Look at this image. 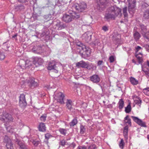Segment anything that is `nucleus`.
I'll return each instance as SVG.
<instances>
[{
    "label": "nucleus",
    "instance_id": "49530a36",
    "mask_svg": "<svg viewBox=\"0 0 149 149\" xmlns=\"http://www.w3.org/2000/svg\"><path fill=\"white\" fill-rule=\"evenodd\" d=\"M124 145V141L123 140V139H121L120 142V143L119 144L120 147L122 149H123V148Z\"/></svg>",
    "mask_w": 149,
    "mask_h": 149
},
{
    "label": "nucleus",
    "instance_id": "f257e3e1",
    "mask_svg": "<svg viewBox=\"0 0 149 149\" xmlns=\"http://www.w3.org/2000/svg\"><path fill=\"white\" fill-rule=\"evenodd\" d=\"M108 11V12L105 14V18L107 19H114L115 17L120 13L121 9L116 6H113L110 7Z\"/></svg>",
    "mask_w": 149,
    "mask_h": 149
},
{
    "label": "nucleus",
    "instance_id": "f8f14e48",
    "mask_svg": "<svg viewBox=\"0 0 149 149\" xmlns=\"http://www.w3.org/2000/svg\"><path fill=\"white\" fill-rule=\"evenodd\" d=\"M33 58V63L36 67L41 65L43 62V60L40 58L34 57Z\"/></svg>",
    "mask_w": 149,
    "mask_h": 149
},
{
    "label": "nucleus",
    "instance_id": "7c9ffc66",
    "mask_svg": "<svg viewBox=\"0 0 149 149\" xmlns=\"http://www.w3.org/2000/svg\"><path fill=\"white\" fill-rule=\"evenodd\" d=\"M128 127L126 126L125 127L123 131V134L125 136V138H127V133L128 131Z\"/></svg>",
    "mask_w": 149,
    "mask_h": 149
},
{
    "label": "nucleus",
    "instance_id": "20e7f679",
    "mask_svg": "<svg viewBox=\"0 0 149 149\" xmlns=\"http://www.w3.org/2000/svg\"><path fill=\"white\" fill-rule=\"evenodd\" d=\"M97 3V8L98 9L100 10L103 8L105 7L107 4L108 3V0H95Z\"/></svg>",
    "mask_w": 149,
    "mask_h": 149
},
{
    "label": "nucleus",
    "instance_id": "b1692460",
    "mask_svg": "<svg viewBox=\"0 0 149 149\" xmlns=\"http://www.w3.org/2000/svg\"><path fill=\"white\" fill-rule=\"evenodd\" d=\"M78 47H77V52L81 54H83V45L80 46V44H77Z\"/></svg>",
    "mask_w": 149,
    "mask_h": 149
},
{
    "label": "nucleus",
    "instance_id": "473e14b6",
    "mask_svg": "<svg viewBox=\"0 0 149 149\" xmlns=\"http://www.w3.org/2000/svg\"><path fill=\"white\" fill-rule=\"evenodd\" d=\"M6 129L8 132L12 133L14 131V129L11 126H8L6 127Z\"/></svg>",
    "mask_w": 149,
    "mask_h": 149
},
{
    "label": "nucleus",
    "instance_id": "e2e57ef3",
    "mask_svg": "<svg viewBox=\"0 0 149 149\" xmlns=\"http://www.w3.org/2000/svg\"><path fill=\"white\" fill-rule=\"evenodd\" d=\"M132 97L134 100H136V99H139V97L138 96H137L136 95H134L132 96Z\"/></svg>",
    "mask_w": 149,
    "mask_h": 149
},
{
    "label": "nucleus",
    "instance_id": "c9c22d12",
    "mask_svg": "<svg viewBox=\"0 0 149 149\" xmlns=\"http://www.w3.org/2000/svg\"><path fill=\"white\" fill-rule=\"evenodd\" d=\"M70 14L72 17V19L75 18L77 19L79 17V15L78 14L75 12H73V13H71Z\"/></svg>",
    "mask_w": 149,
    "mask_h": 149
},
{
    "label": "nucleus",
    "instance_id": "c85d7f7f",
    "mask_svg": "<svg viewBox=\"0 0 149 149\" xmlns=\"http://www.w3.org/2000/svg\"><path fill=\"white\" fill-rule=\"evenodd\" d=\"M130 81L131 84L134 85H137L138 83V81L133 77L130 78Z\"/></svg>",
    "mask_w": 149,
    "mask_h": 149
},
{
    "label": "nucleus",
    "instance_id": "79ce46f5",
    "mask_svg": "<svg viewBox=\"0 0 149 149\" xmlns=\"http://www.w3.org/2000/svg\"><path fill=\"white\" fill-rule=\"evenodd\" d=\"M140 27L141 30L142 34H143V33L144 32V33L146 31V27L143 25H140Z\"/></svg>",
    "mask_w": 149,
    "mask_h": 149
},
{
    "label": "nucleus",
    "instance_id": "0e129e2a",
    "mask_svg": "<svg viewBox=\"0 0 149 149\" xmlns=\"http://www.w3.org/2000/svg\"><path fill=\"white\" fill-rule=\"evenodd\" d=\"M24 8V6L22 5H18L16 7V9H19L20 8Z\"/></svg>",
    "mask_w": 149,
    "mask_h": 149
},
{
    "label": "nucleus",
    "instance_id": "a19ab883",
    "mask_svg": "<svg viewBox=\"0 0 149 149\" xmlns=\"http://www.w3.org/2000/svg\"><path fill=\"white\" fill-rule=\"evenodd\" d=\"M143 92L146 95L149 96V88H144Z\"/></svg>",
    "mask_w": 149,
    "mask_h": 149
},
{
    "label": "nucleus",
    "instance_id": "603ef678",
    "mask_svg": "<svg viewBox=\"0 0 149 149\" xmlns=\"http://www.w3.org/2000/svg\"><path fill=\"white\" fill-rule=\"evenodd\" d=\"M5 55L3 52H0V59L3 60L4 59Z\"/></svg>",
    "mask_w": 149,
    "mask_h": 149
},
{
    "label": "nucleus",
    "instance_id": "a878e982",
    "mask_svg": "<svg viewBox=\"0 0 149 149\" xmlns=\"http://www.w3.org/2000/svg\"><path fill=\"white\" fill-rule=\"evenodd\" d=\"M72 101L70 100H67L66 102V106L68 108L71 110L72 108Z\"/></svg>",
    "mask_w": 149,
    "mask_h": 149
},
{
    "label": "nucleus",
    "instance_id": "c756f323",
    "mask_svg": "<svg viewBox=\"0 0 149 149\" xmlns=\"http://www.w3.org/2000/svg\"><path fill=\"white\" fill-rule=\"evenodd\" d=\"M118 107L120 109L123 108L124 106V102L122 99H120L118 103Z\"/></svg>",
    "mask_w": 149,
    "mask_h": 149
},
{
    "label": "nucleus",
    "instance_id": "bb28decb",
    "mask_svg": "<svg viewBox=\"0 0 149 149\" xmlns=\"http://www.w3.org/2000/svg\"><path fill=\"white\" fill-rule=\"evenodd\" d=\"M77 119L75 118L69 123V125L71 127H72L76 125L77 123Z\"/></svg>",
    "mask_w": 149,
    "mask_h": 149
},
{
    "label": "nucleus",
    "instance_id": "1a4fd4ad",
    "mask_svg": "<svg viewBox=\"0 0 149 149\" xmlns=\"http://www.w3.org/2000/svg\"><path fill=\"white\" fill-rule=\"evenodd\" d=\"M87 6L86 3H83L81 4H77L75 5V8L79 12L83 11L86 8Z\"/></svg>",
    "mask_w": 149,
    "mask_h": 149
},
{
    "label": "nucleus",
    "instance_id": "9d476101",
    "mask_svg": "<svg viewBox=\"0 0 149 149\" xmlns=\"http://www.w3.org/2000/svg\"><path fill=\"white\" fill-rule=\"evenodd\" d=\"M56 64L54 62H50L47 67V69L49 70H53V71L56 73L58 72V69Z\"/></svg>",
    "mask_w": 149,
    "mask_h": 149
},
{
    "label": "nucleus",
    "instance_id": "72a5a7b5",
    "mask_svg": "<svg viewBox=\"0 0 149 149\" xmlns=\"http://www.w3.org/2000/svg\"><path fill=\"white\" fill-rule=\"evenodd\" d=\"M141 68L142 70L145 72V75L146 77H149V71L146 69V68H143V65H142Z\"/></svg>",
    "mask_w": 149,
    "mask_h": 149
},
{
    "label": "nucleus",
    "instance_id": "6e6552de",
    "mask_svg": "<svg viewBox=\"0 0 149 149\" xmlns=\"http://www.w3.org/2000/svg\"><path fill=\"white\" fill-rule=\"evenodd\" d=\"M29 86L32 88H33L38 85V81L36 79L31 78L28 82Z\"/></svg>",
    "mask_w": 149,
    "mask_h": 149
},
{
    "label": "nucleus",
    "instance_id": "4be33fe9",
    "mask_svg": "<svg viewBox=\"0 0 149 149\" xmlns=\"http://www.w3.org/2000/svg\"><path fill=\"white\" fill-rule=\"evenodd\" d=\"M65 24L59 22V23L57 22V24L56 25V28L58 30H61L65 28Z\"/></svg>",
    "mask_w": 149,
    "mask_h": 149
},
{
    "label": "nucleus",
    "instance_id": "09e8293b",
    "mask_svg": "<svg viewBox=\"0 0 149 149\" xmlns=\"http://www.w3.org/2000/svg\"><path fill=\"white\" fill-rule=\"evenodd\" d=\"M66 142L64 139H63L60 141V144L62 146H64L66 144Z\"/></svg>",
    "mask_w": 149,
    "mask_h": 149
},
{
    "label": "nucleus",
    "instance_id": "338daca9",
    "mask_svg": "<svg viewBox=\"0 0 149 149\" xmlns=\"http://www.w3.org/2000/svg\"><path fill=\"white\" fill-rule=\"evenodd\" d=\"M103 63V61L102 60H100L98 61L97 65L98 66H100Z\"/></svg>",
    "mask_w": 149,
    "mask_h": 149
},
{
    "label": "nucleus",
    "instance_id": "e433bc0d",
    "mask_svg": "<svg viewBox=\"0 0 149 149\" xmlns=\"http://www.w3.org/2000/svg\"><path fill=\"white\" fill-rule=\"evenodd\" d=\"M131 110V107L130 104V103L125 108V111L126 113H129Z\"/></svg>",
    "mask_w": 149,
    "mask_h": 149
},
{
    "label": "nucleus",
    "instance_id": "de8ad7c7",
    "mask_svg": "<svg viewBox=\"0 0 149 149\" xmlns=\"http://www.w3.org/2000/svg\"><path fill=\"white\" fill-rule=\"evenodd\" d=\"M142 7L143 8H145L148 7L149 5L146 3L143 2L141 3Z\"/></svg>",
    "mask_w": 149,
    "mask_h": 149
},
{
    "label": "nucleus",
    "instance_id": "f704fd0d",
    "mask_svg": "<svg viewBox=\"0 0 149 149\" xmlns=\"http://www.w3.org/2000/svg\"><path fill=\"white\" fill-rule=\"evenodd\" d=\"M124 119L125 123H128L130 125H131V119L129 118V116L128 115L125 117Z\"/></svg>",
    "mask_w": 149,
    "mask_h": 149
},
{
    "label": "nucleus",
    "instance_id": "864d4df0",
    "mask_svg": "<svg viewBox=\"0 0 149 149\" xmlns=\"http://www.w3.org/2000/svg\"><path fill=\"white\" fill-rule=\"evenodd\" d=\"M46 115H42L40 117V119L41 121H45L46 120Z\"/></svg>",
    "mask_w": 149,
    "mask_h": 149
},
{
    "label": "nucleus",
    "instance_id": "37998d69",
    "mask_svg": "<svg viewBox=\"0 0 149 149\" xmlns=\"http://www.w3.org/2000/svg\"><path fill=\"white\" fill-rule=\"evenodd\" d=\"M116 57L115 56H111L109 58V61L110 63H113L116 60Z\"/></svg>",
    "mask_w": 149,
    "mask_h": 149
},
{
    "label": "nucleus",
    "instance_id": "052dcab7",
    "mask_svg": "<svg viewBox=\"0 0 149 149\" xmlns=\"http://www.w3.org/2000/svg\"><path fill=\"white\" fill-rule=\"evenodd\" d=\"M76 146L75 144L74 143H72L70 145L69 147L74 149Z\"/></svg>",
    "mask_w": 149,
    "mask_h": 149
},
{
    "label": "nucleus",
    "instance_id": "423d86ee",
    "mask_svg": "<svg viewBox=\"0 0 149 149\" xmlns=\"http://www.w3.org/2000/svg\"><path fill=\"white\" fill-rule=\"evenodd\" d=\"M13 119L11 115L6 112H3L2 118L1 119L2 121H12Z\"/></svg>",
    "mask_w": 149,
    "mask_h": 149
},
{
    "label": "nucleus",
    "instance_id": "6ab92c4d",
    "mask_svg": "<svg viewBox=\"0 0 149 149\" xmlns=\"http://www.w3.org/2000/svg\"><path fill=\"white\" fill-rule=\"evenodd\" d=\"M15 141L16 143L19 145L20 148L22 149H29L28 146L25 145L24 142L18 139H16Z\"/></svg>",
    "mask_w": 149,
    "mask_h": 149
},
{
    "label": "nucleus",
    "instance_id": "6e6d98bb",
    "mask_svg": "<svg viewBox=\"0 0 149 149\" xmlns=\"http://www.w3.org/2000/svg\"><path fill=\"white\" fill-rule=\"evenodd\" d=\"M52 136L49 134H45V137L46 139L47 140H48L51 137H52Z\"/></svg>",
    "mask_w": 149,
    "mask_h": 149
},
{
    "label": "nucleus",
    "instance_id": "aec40b11",
    "mask_svg": "<svg viewBox=\"0 0 149 149\" xmlns=\"http://www.w3.org/2000/svg\"><path fill=\"white\" fill-rule=\"evenodd\" d=\"M135 3H129V6H128V10L129 13L132 14L134 13V8L135 7Z\"/></svg>",
    "mask_w": 149,
    "mask_h": 149
},
{
    "label": "nucleus",
    "instance_id": "7ed1b4c3",
    "mask_svg": "<svg viewBox=\"0 0 149 149\" xmlns=\"http://www.w3.org/2000/svg\"><path fill=\"white\" fill-rule=\"evenodd\" d=\"M32 62L29 60H26V61L22 60L19 62L20 66L23 69L30 68V67L32 65Z\"/></svg>",
    "mask_w": 149,
    "mask_h": 149
},
{
    "label": "nucleus",
    "instance_id": "4468645a",
    "mask_svg": "<svg viewBox=\"0 0 149 149\" xmlns=\"http://www.w3.org/2000/svg\"><path fill=\"white\" fill-rule=\"evenodd\" d=\"M131 117L135 122L139 125L143 127H146L145 123L143 122L141 119H139L137 117L134 116H132Z\"/></svg>",
    "mask_w": 149,
    "mask_h": 149
},
{
    "label": "nucleus",
    "instance_id": "9b49d317",
    "mask_svg": "<svg viewBox=\"0 0 149 149\" xmlns=\"http://www.w3.org/2000/svg\"><path fill=\"white\" fill-rule=\"evenodd\" d=\"M19 103L20 106L22 107H25L27 104L25 96L23 94L20 95L19 97Z\"/></svg>",
    "mask_w": 149,
    "mask_h": 149
},
{
    "label": "nucleus",
    "instance_id": "3c124183",
    "mask_svg": "<svg viewBox=\"0 0 149 149\" xmlns=\"http://www.w3.org/2000/svg\"><path fill=\"white\" fill-rule=\"evenodd\" d=\"M39 141L36 140H33L32 141V143L33 145L35 146H37L39 143Z\"/></svg>",
    "mask_w": 149,
    "mask_h": 149
},
{
    "label": "nucleus",
    "instance_id": "5fc2aeb1",
    "mask_svg": "<svg viewBox=\"0 0 149 149\" xmlns=\"http://www.w3.org/2000/svg\"><path fill=\"white\" fill-rule=\"evenodd\" d=\"M88 149H96V147L94 145H92L89 146Z\"/></svg>",
    "mask_w": 149,
    "mask_h": 149
},
{
    "label": "nucleus",
    "instance_id": "f03ea898",
    "mask_svg": "<svg viewBox=\"0 0 149 149\" xmlns=\"http://www.w3.org/2000/svg\"><path fill=\"white\" fill-rule=\"evenodd\" d=\"M76 66L78 68H82L90 70L93 68V66L91 63L86 62L83 61H81L76 64Z\"/></svg>",
    "mask_w": 149,
    "mask_h": 149
},
{
    "label": "nucleus",
    "instance_id": "412c9836",
    "mask_svg": "<svg viewBox=\"0 0 149 149\" xmlns=\"http://www.w3.org/2000/svg\"><path fill=\"white\" fill-rule=\"evenodd\" d=\"M90 54V49L88 48H86L85 46L83 45V54L86 55L87 56H88Z\"/></svg>",
    "mask_w": 149,
    "mask_h": 149
},
{
    "label": "nucleus",
    "instance_id": "5701e85b",
    "mask_svg": "<svg viewBox=\"0 0 149 149\" xmlns=\"http://www.w3.org/2000/svg\"><path fill=\"white\" fill-rule=\"evenodd\" d=\"M133 37L136 41H138L141 37V35L137 31H135L133 33Z\"/></svg>",
    "mask_w": 149,
    "mask_h": 149
},
{
    "label": "nucleus",
    "instance_id": "8fccbe9b",
    "mask_svg": "<svg viewBox=\"0 0 149 149\" xmlns=\"http://www.w3.org/2000/svg\"><path fill=\"white\" fill-rule=\"evenodd\" d=\"M136 49V53H138V52L140 51V50H142V48L141 47L139 46H137L136 47H135Z\"/></svg>",
    "mask_w": 149,
    "mask_h": 149
},
{
    "label": "nucleus",
    "instance_id": "f3484780",
    "mask_svg": "<svg viewBox=\"0 0 149 149\" xmlns=\"http://www.w3.org/2000/svg\"><path fill=\"white\" fill-rule=\"evenodd\" d=\"M135 56L136 58V60L139 64H141L142 65V63L143 61V54L140 52L139 53H135Z\"/></svg>",
    "mask_w": 149,
    "mask_h": 149
},
{
    "label": "nucleus",
    "instance_id": "58836bf2",
    "mask_svg": "<svg viewBox=\"0 0 149 149\" xmlns=\"http://www.w3.org/2000/svg\"><path fill=\"white\" fill-rule=\"evenodd\" d=\"M134 103L140 106H141V100L139 98V99L134 100Z\"/></svg>",
    "mask_w": 149,
    "mask_h": 149
},
{
    "label": "nucleus",
    "instance_id": "2eb2a0df",
    "mask_svg": "<svg viewBox=\"0 0 149 149\" xmlns=\"http://www.w3.org/2000/svg\"><path fill=\"white\" fill-rule=\"evenodd\" d=\"M43 46L41 47L39 46H34L33 47L32 51L35 53L40 54L43 52Z\"/></svg>",
    "mask_w": 149,
    "mask_h": 149
},
{
    "label": "nucleus",
    "instance_id": "680f3d73",
    "mask_svg": "<svg viewBox=\"0 0 149 149\" xmlns=\"http://www.w3.org/2000/svg\"><path fill=\"white\" fill-rule=\"evenodd\" d=\"M77 149H86V147L85 146H79L77 148Z\"/></svg>",
    "mask_w": 149,
    "mask_h": 149
},
{
    "label": "nucleus",
    "instance_id": "4c0bfd02",
    "mask_svg": "<svg viewBox=\"0 0 149 149\" xmlns=\"http://www.w3.org/2000/svg\"><path fill=\"white\" fill-rule=\"evenodd\" d=\"M143 17L145 19L149 18V10H147L144 13Z\"/></svg>",
    "mask_w": 149,
    "mask_h": 149
},
{
    "label": "nucleus",
    "instance_id": "2f4dec72",
    "mask_svg": "<svg viewBox=\"0 0 149 149\" xmlns=\"http://www.w3.org/2000/svg\"><path fill=\"white\" fill-rule=\"evenodd\" d=\"M10 47V45L8 44H7L6 42H4L2 45V49L6 51H8V50H6L8 49Z\"/></svg>",
    "mask_w": 149,
    "mask_h": 149
},
{
    "label": "nucleus",
    "instance_id": "ea45409f",
    "mask_svg": "<svg viewBox=\"0 0 149 149\" xmlns=\"http://www.w3.org/2000/svg\"><path fill=\"white\" fill-rule=\"evenodd\" d=\"M142 34L144 38L149 40V32H144Z\"/></svg>",
    "mask_w": 149,
    "mask_h": 149
},
{
    "label": "nucleus",
    "instance_id": "393cba45",
    "mask_svg": "<svg viewBox=\"0 0 149 149\" xmlns=\"http://www.w3.org/2000/svg\"><path fill=\"white\" fill-rule=\"evenodd\" d=\"M45 128V125L44 123H40L39 127V130L41 132L45 131L46 130Z\"/></svg>",
    "mask_w": 149,
    "mask_h": 149
},
{
    "label": "nucleus",
    "instance_id": "c03bdc74",
    "mask_svg": "<svg viewBox=\"0 0 149 149\" xmlns=\"http://www.w3.org/2000/svg\"><path fill=\"white\" fill-rule=\"evenodd\" d=\"M60 133L63 135H65L66 134V130L63 128H60L59 130Z\"/></svg>",
    "mask_w": 149,
    "mask_h": 149
},
{
    "label": "nucleus",
    "instance_id": "bf43d9fd",
    "mask_svg": "<svg viewBox=\"0 0 149 149\" xmlns=\"http://www.w3.org/2000/svg\"><path fill=\"white\" fill-rule=\"evenodd\" d=\"M102 29L104 31H106L108 30V28L107 26H104L102 27Z\"/></svg>",
    "mask_w": 149,
    "mask_h": 149
},
{
    "label": "nucleus",
    "instance_id": "39448f33",
    "mask_svg": "<svg viewBox=\"0 0 149 149\" xmlns=\"http://www.w3.org/2000/svg\"><path fill=\"white\" fill-rule=\"evenodd\" d=\"M3 141L6 143V146L8 149H13V144L11 139L9 137L5 136L4 138Z\"/></svg>",
    "mask_w": 149,
    "mask_h": 149
},
{
    "label": "nucleus",
    "instance_id": "774afa93",
    "mask_svg": "<svg viewBox=\"0 0 149 149\" xmlns=\"http://www.w3.org/2000/svg\"><path fill=\"white\" fill-rule=\"evenodd\" d=\"M132 61L133 63H134L135 64H137L138 65L139 64L137 63L134 59H133L132 60Z\"/></svg>",
    "mask_w": 149,
    "mask_h": 149
},
{
    "label": "nucleus",
    "instance_id": "69168bd1",
    "mask_svg": "<svg viewBox=\"0 0 149 149\" xmlns=\"http://www.w3.org/2000/svg\"><path fill=\"white\" fill-rule=\"evenodd\" d=\"M127 1L129 3H135L136 2L135 0H127Z\"/></svg>",
    "mask_w": 149,
    "mask_h": 149
},
{
    "label": "nucleus",
    "instance_id": "a211bd4d",
    "mask_svg": "<svg viewBox=\"0 0 149 149\" xmlns=\"http://www.w3.org/2000/svg\"><path fill=\"white\" fill-rule=\"evenodd\" d=\"M57 96V102L61 104H64L63 100L65 96L61 92H59L58 93Z\"/></svg>",
    "mask_w": 149,
    "mask_h": 149
},
{
    "label": "nucleus",
    "instance_id": "ddd939ff",
    "mask_svg": "<svg viewBox=\"0 0 149 149\" xmlns=\"http://www.w3.org/2000/svg\"><path fill=\"white\" fill-rule=\"evenodd\" d=\"M89 79L93 83L97 84L100 82V78L98 75L95 74L90 77Z\"/></svg>",
    "mask_w": 149,
    "mask_h": 149
},
{
    "label": "nucleus",
    "instance_id": "4d7b16f0",
    "mask_svg": "<svg viewBox=\"0 0 149 149\" xmlns=\"http://www.w3.org/2000/svg\"><path fill=\"white\" fill-rule=\"evenodd\" d=\"M94 44L95 45H97L98 46H100L101 45L100 42L98 40H96L95 41Z\"/></svg>",
    "mask_w": 149,
    "mask_h": 149
},
{
    "label": "nucleus",
    "instance_id": "0eeeda50",
    "mask_svg": "<svg viewBox=\"0 0 149 149\" xmlns=\"http://www.w3.org/2000/svg\"><path fill=\"white\" fill-rule=\"evenodd\" d=\"M92 34L90 31H87L84 33L82 36V38L86 42H88L91 39Z\"/></svg>",
    "mask_w": 149,
    "mask_h": 149
},
{
    "label": "nucleus",
    "instance_id": "cd10ccee",
    "mask_svg": "<svg viewBox=\"0 0 149 149\" xmlns=\"http://www.w3.org/2000/svg\"><path fill=\"white\" fill-rule=\"evenodd\" d=\"M86 127L83 125H81L80 126V133L81 134H84L86 130Z\"/></svg>",
    "mask_w": 149,
    "mask_h": 149
},
{
    "label": "nucleus",
    "instance_id": "a18cd8bd",
    "mask_svg": "<svg viewBox=\"0 0 149 149\" xmlns=\"http://www.w3.org/2000/svg\"><path fill=\"white\" fill-rule=\"evenodd\" d=\"M123 13L125 17L127 16L128 15L127 13V7H125L123 9Z\"/></svg>",
    "mask_w": 149,
    "mask_h": 149
},
{
    "label": "nucleus",
    "instance_id": "dca6fc26",
    "mask_svg": "<svg viewBox=\"0 0 149 149\" xmlns=\"http://www.w3.org/2000/svg\"><path fill=\"white\" fill-rule=\"evenodd\" d=\"M62 19L65 22L68 23L72 21V17L70 14H65L63 15Z\"/></svg>",
    "mask_w": 149,
    "mask_h": 149
},
{
    "label": "nucleus",
    "instance_id": "13d9d810",
    "mask_svg": "<svg viewBox=\"0 0 149 149\" xmlns=\"http://www.w3.org/2000/svg\"><path fill=\"white\" fill-rule=\"evenodd\" d=\"M143 68H146V69H147L148 71H149V61H147L146 65L145 66L143 65Z\"/></svg>",
    "mask_w": 149,
    "mask_h": 149
}]
</instances>
